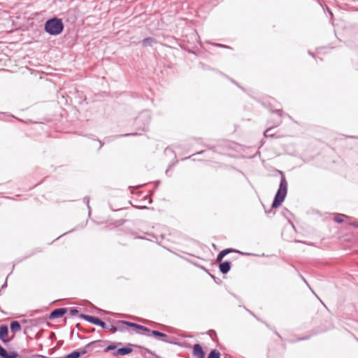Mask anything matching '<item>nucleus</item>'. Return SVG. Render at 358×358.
Segmentation results:
<instances>
[{"label": "nucleus", "mask_w": 358, "mask_h": 358, "mask_svg": "<svg viewBox=\"0 0 358 358\" xmlns=\"http://www.w3.org/2000/svg\"><path fill=\"white\" fill-rule=\"evenodd\" d=\"M18 354L15 352L8 353L5 348L0 345V357L1 358H17Z\"/></svg>", "instance_id": "11"}, {"label": "nucleus", "mask_w": 358, "mask_h": 358, "mask_svg": "<svg viewBox=\"0 0 358 358\" xmlns=\"http://www.w3.org/2000/svg\"><path fill=\"white\" fill-rule=\"evenodd\" d=\"M78 313V310L76 308H71L69 309V314L71 315V316H75Z\"/></svg>", "instance_id": "21"}, {"label": "nucleus", "mask_w": 358, "mask_h": 358, "mask_svg": "<svg viewBox=\"0 0 358 358\" xmlns=\"http://www.w3.org/2000/svg\"><path fill=\"white\" fill-rule=\"evenodd\" d=\"M44 29L50 35H59L64 29L62 20L57 17L50 18L45 22Z\"/></svg>", "instance_id": "2"}, {"label": "nucleus", "mask_w": 358, "mask_h": 358, "mask_svg": "<svg viewBox=\"0 0 358 358\" xmlns=\"http://www.w3.org/2000/svg\"><path fill=\"white\" fill-rule=\"evenodd\" d=\"M117 350V346L115 345V344H110L109 345H108L104 350H103V352H109L110 350H113V352L115 350Z\"/></svg>", "instance_id": "19"}, {"label": "nucleus", "mask_w": 358, "mask_h": 358, "mask_svg": "<svg viewBox=\"0 0 358 358\" xmlns=\"http://www.w3.org/2000/svg\"><path fill=\"white\" fill-rule=\"evenodd\" d=\"M203 151H201V152H199L197 154H201V153H203Z\"/></svg>", "instance_id": "30"}, {"label": "nucleus", "mask_w": 358, "mask_h": 358, "mask_svg": "<svg viewBox=\"0 0 358 358\" xmlns=\"http://www.w3.org/2000/svg\"><path fill=\"white\" fill-rule=\"evenodd\" d=\"M67 312V309L66 308H57L52 310L49 316V319L53 320L55 318L62 317Z\"/></svg>", "instance_id": "9"}, {"label": "nucleus", "mask_w": 358, "mask_h": 358, "mask_svg": "<svg viewBox=\"0 0 358 358\" xmlns=\"http://www.w3.org/2000/svg\"><path fill=\"white\" fill-rule=\"evenodd\" d=\"M6 285H6V282L4 285H2L1 289H3L4 287H6Z\"/></svg>", "instance_id": "26"}, {"label": "nucleus", "mask_w": 358, "mask_h": 358, "mask_svg": "<svg viewBox=\"0 0 358 358\" xmlns=\"http://www.w3.org/2000/svg\"><path fill=\"white\" fill-rule=\"evenodd\" d=\"M117 324L127 325L128 327H134V328H136L137 329L141 330L145 332H151V334L155 337H158V338H166L167 337V335L162 332L158 331L157 330L150 331L148 327L142 326V325L136 324V323H133L131 322L124 321V320H119V321H117Z\"/></svg>", "instance_id": "3"}, {"label": "nucleus", "mask_w": 358, "mask_h": 358, "mask_svg": "<svg viewBox=\"0 0 358 358\" xmlns=\"http://www.w3.org/2000/svg\"><path fill=\"white\" fill-rule=\"evenodd\" d=\"M8 327L6 324L0 326V340L4 343L7 344L10 342V339L8 338Z\"/></svg>", "instance_id": "8"}, {"label": "nucleus", "mask_w": 358, "mask_h": 358, "mask_svg": "<svg viewBox=\"0 0 358 358\" xmlns=\"http://www.w3.org/2000/svg\"><path fill=\"white\" fill-rule=\"evenodd\" d=\"M231 269V263L228 261L220 264V271L223 274L227 273Z\"/></svg>", "instance_id": "12"}, {"label": "nucleus", "mask_w": 358, "mask_h": 358, "mask_svg": "<svg viewBox=\"0 0 358 358\" xmlns=\"http://www.w3.org/2000/svg\"><path fill=\"white\" fill-rule=\"evenodd\" d=\"M156 43H157L156 39L152 37L145 38L141 42L142 45L143 47L152 46L153 44H155Z\"/></svg>", "instance_id": "14"}, {"label": "nucleus", "mask_w": 358, "mask_h": 358, "mask_svg": "<svg viewBox=\"0 0 358 358\" xmlns=\"http://www.w3.org/2000/svg\"><path fill=\"white\" fill-rule=\"evenodd\" d=\"M104 329L110 331L112 333H115L117 331H124L123 329H120L119 326H115V325H113V324H110V325H108L107 324V328H104Z\"/></svg>", "instance_id": "17"}, {"label": "nucleus", "mask_w": 358, "mask_h": 358, "mask_svg": "<svg viewBox=\"0 0 358 358\" xmlns=\"http://www.w3.org/2000/svg\"><path fill=\"white\" fill-rule=\"evenodd\" d=\"M99 144H100L99 148H101L102 147V145H103V143L101 141H99Z\"/></svg>", "instance_id": "27"}, {"label": "nucleus", "mask_w": 358, "mask_h": 358, "mask_svg": "<svg viewBox=\"0 0 358 358\" xmlns=\"http://www.w3.org/2000/svg\"><path fill=\"white\" fill-rule=\"evenodd\" d=\"M192 356L194 358H205L206 353L199 343H196L193 345Z\"/></svg>", "instance_id": "7"}, {"label": "nucleus", "mask_w": 358, "mask_h": 358, "mask_svg": "<svg viewBox=\"0 0 358 358\" xmlns=\"http://www.w3.org/2000/svg\"><path fill=\"white\" fill-rule=\"evenodd\" d=\"M120 329H123L124 330V328L123 327H119Z\"/></svg>", "instance_id": "28"}, {"label": "nucleus", "mask_w": 358, "mask_h": 358, "mask_svg": "<svg viewBox=\"0 0 358 358\" xmlns=\"http://www.w3.org/2000/svg\"><path fill=\"white\" fill-rule=\"evenodd\" d=\"M132 351H133V350L131 348L123 347V348H120L117 349L116 350L113 352L112 354L115 357L124 356V355L130 354Z\"/></svg>", "instance_id": "10"}, {"label": "nucleus", "mask_w": 358, "mask_h": 358, "mask_svg": "<svg viewBox=\"0 0 358 358\" xmlns=\"http://www.w3.org/2000/svg\"><path fill=\"white\" fill-rule=\"evenodd\" d=\"M236 252L235 250L234 249H231V248H227V249H225V250H222L217 255V259H216V261L217 262H220L222 259L227 255H228L229 253L230 252Z\"/></svg>", "instance_id": "13"}, {"label": "nucleus", "mask_w": 358, "mask_h": 358, "mask_svg": "<svg viewBox=\"0 0 358 358\" xmlns=\"http://www.w3.org/2000/svg\"><path fill=\"white\" fill-rule=\"evenodd\" d=\"M272 129V127H268L264 133L265 137H273V134H271L270 131Z\"/></svg>", "instance_id": "20"}, {"label": "nucleus", "mask_w": 358, "mask_h": 358, "mask_svg": "<svg viewBox=\"0 0 358 358\" xmlns=\"http://www.w3.org/2000/svg\"><path fill=\"white\" fill-rule=\"evenodd\" d=\"M220 352L217 350H212L208 354L207 358H220Z\"/></svg>", "instance_id": "18"}, {"label": "nucleus", "mask_w": 358, "mask_h": 358, "mask_svg": "<svg viewBox=\"0 0 358 358\" xmlns=\"http://www.w3.org/2000/svg\"><path fill=\"white\" fill-rule=\"evenodd\" d=\"M10 328L13 334H15L21 330V325L18 321H13L10 322Z\"/></svg>", "instance_id": "15"}, {"label": "nucleus", "mask_w": 358, "mask_h": 358, "mask_svg": "<svg viewBox=\"0 0 358 358\" xmlns=\"http://www.w3.org/2000/svg\"><path fill=\"white\" fill-rule=\"evenodd\" d=\"M303 280H304V282L307 284V282H306V280L303 279Z\"/></svg>", "instance_id": "31"}, {"label": "nucleus", "mask_w": 358, "mask_h": 358, "mask_svg": "<svg viewBox=\"0 0 358 358\" xmlns=\"http://www.w3.org/2000/svg\"><path fill=\"white\" fill-rule=\"evenodd\" d=\"M151 119L150 112L149 110H143L136 118V124H142V129L145 130Z\"/></svg>", "instance_id": "5"}, {"label": "nucleus", "mask_w": 358, "mask_h": 358, "mask_svg": "<svg viewBox=\"0 0 358 358\" xmlns=\"http://www.w3.org/2000/svg\"><path fill=\"white\" fill-rule=\"evenodd\" d=\"M357 69H358V66H357Z\"/></svg>", "instance_id": "33"}, {"label": "nucleus", "mask_w": 358, "mask_h": 358, "mask_svg": "<svg viewBox=\"0 0 358 358\" xmlns=\"http://www.w3.org/2000/svg\"><path fill=\"white\" fill-rule=\"evenodd\" d=\"M280 174L281 177L279 188L275 195L274 200L272 203V207L275 208L279 207L282 204V203L284 201L285 199L287 192V180L284 176L282 172H280Z\"/></svg>", "instance_id": "1"}, {"label": "nucleus", "mask_w": 358, "mask_h": 358, "mask_svg": "<svg viewBox=\"0 0 358 358\" xmlns=\"http://www.w3.org/2000/svg\"><path fill=\"white\" fill-rule=\"evenodd\" d=\"M84 201L87 203V207H88V208L90 209V205H89V203H90V198H89V197H87V196H85V197L84 198Z\"/></svg>", "instance_id": "22"}, {"label": "nucleus", "mask_w": 358, "mask_h": 358, "mask_svg": "<svg viewBox=\"0 0 358 358\" xmlns=\"http://www.w3.org/2000/svg\"><path fill=\"white\" fill-rule=\"evenodd\" d=\"M80 317L92 324L101 327V328H107V324L96 317L85 314H80Z\"/></svg>", "instance_id": "6"}, {"label": "nucleus", "mask_w": 358, "mask_h": 358, "mask_svg": "<svg viewBox=\"0 0 358 358\" xmlns=\"http://www.w3.org/2000/svg\"><path fill=\"white\" fill-rule=\"evenodd\" d=\"M134 134H131V135H134ZM129 134H125V136H129Z\"/></svg>", "instance_id": "29"}, {"label": "nucleus", "mask_w": 358, "mask_h": 358, "mask_svg": "<svg viewBox=\"0 0 358 358\" xmlns=\"http://www.w3.org/2000/svg\"><path fill=\"white\" fill-rule=\"evenodd\" d=\"M345 218L349 219V217L347 215L344 214L338 213L335 215L334 220L337 223H342L344 221Z\"/></svg>", "instance_id": "16"}, {"label": "nucleus", "mask_w": 358, "mask_h": 358, "mask_svg": "<svg viewBox=\"0 0 358 358\" xmlns=\"http://www.w3.org/2000/svg\"><path fill=\"white\" fill-rule=\"evenodd\" d=\"M217 46H221V47H225L227 48V46L225 45H221V44H216Z\"/></svg>", "instance_id": "24"}, {"label": "nucleus", "mask_w": 358, "mask_h": 358, "mask_svg": "<svg viewBox=\"0 0 358 358\" xmlns=\"http://www.w3.org/2000/svg\"><path fill=\"white\" fill-rule=\"evenodd\" d=\"M280 124V121H278V122H276V124H275V125L274 127H277V126H278Z\"/></svg>", "instance_id": "25"}, {"label": "nucleus", "mask_w": 358, "mask_h": 358, "mask_svg": "<svg viewBox=\"0 0 358 358\" xmlns=\"http://www.w3.org/2000/svg\"><path fill=\"white\" fill-rule=\"evenodd\" d=\"M99 342L100 341H92L87 344L84 348H80L78 350H75L66 355L64 358H79L81 355H83L90 351H92L93 348L96 347L97 343H99Z\"/></svg>", "instance_id": "4"}, {"label": "nucleus", "mask_w": 358, "mask_h": 358, "mask_svg": "<svg viewBox=\"0 0 358 358\" xmlns=\"http://www.w3.org/2000/svg\"><path fill=\"white\" fill-rule=\"evenodd\" d=\"M275 112L279 115L280 116L282 113V110H275Z\"/></svg>", "instance_id": "23"}, {"label": "nucleus", "mask_w": 358, "mask_h": 358, "mask_svg": "<svg viewBox=\"0 0 358 358\" xmlns=\"http://www.w3.org/2000/svg\"><path fill=\"white\" fill-rule=\"evenodd\" d=\"M355 227L358 228V224H356V225H355Z\"/></svg>", "instance_id": "32"}]
</instances>
